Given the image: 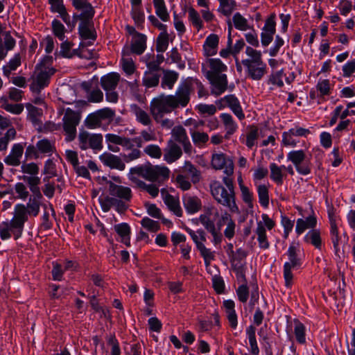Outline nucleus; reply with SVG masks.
Wrapping results in <instances>:
<instances>
[{
  "label": "nucleus",
  "mask_w": 355,
  "mask_h": 355,
  "mask_svg": "<svg viewBox=\"0 0 355 355\" xmlns=\"http://www.w3.org/2000/svg\"><path fill=\"white\" fill-rule=\"evenodd\" d=\"M223 183L212 180L209 184L210 192L213 198L232 213H239V209L236 202L234 180L232 177L224 176Z\"/></svg>",
  "instance_id": "f257e3e1"
},
{
  "label": "nucleus",
  "mask_w": 355,
  "mask_h": 355,
  "mask_svg": "<svg viewBox=\"0 0 355 355\" xmlns=\"http://www.w3.org/2000/svg\"><path fill=\"white\" fill-rule=\"evenodd\" d=\"M209 69L207 70L202 65V71L207 79L212 85L211 94L215 96L222 94L227 88V78L223 73L227 67L220 59L208 60Z\"/></svg>",
  "instance_id": "f03ea898"
},
{
  "label": "nucleus",
  "mask_w": 355,
  "mask_h": 355,
  "mask_svg": "<svg viewBox=\"0 0 355 355\" xmlns=\"http://www.w3.org/2000/svg\"><path fill=\"white\" fill-rule=\"evenodd\" d=\"M186 107L184 98L179 93L177 89L175 95L162 96L159 98H154L150 105V110L155 121L163 117L164 114H168L172 110L179 107Z\"/></svg>",
  "instance_id": "7ed1b4c3"
},
{
  "label": "nucleus",
  "mask_w": 355,
  "mask_h": 355,
  "mask_svg": "<svg viewBox=\"0 0 355 355\" xmlns=\"http://www.w3.org/2000/svg\"><path fill=\"white\" fill-rule=\"evenodd\" d=\"M245 53L249 57L241 61L248 77L254 80H261L266 73L267 66L261 58V52L247 46Z\"/></svg>",
  "instance_id": "20e7f679"
},
{
  "label": "nucleus",
  "mask_w": 355,
  "mask_h": 355,
  "mask_svg": "<svg viewBox=\"0 0 355 355\" xmlns=\"http://www.w3.org/2000/svg\"><path fill=\"white\" fill-rule=\"evenodd\" d=\"M211 209H209L205 214L200 216L199 220L204 227L211 234L213 243L217 245L220 244L223 240V234L221 233L222 227L225 225L228 221L230 220L232 216L227 211H224L216 223H215L211 218Z\"/></svg>",
  "instance_id": "39448f33"
},
{
  "label": "nucleus",
  "mask_w": 355,
  "mask_h": 355,
  "mask_svg": "<svg viewBox=\"0 0 355 355\" xmlns=\"http://www.w3.org/2000/svg\"><path fill=\"white\" fill-rule=\"evenodd\" d=\"M131 171L151 182L168 179L170 173V171L166 166H154L149 162L144 165L132 167Z\"/></svg>",
  "instance_id": "423d86ee"
},
{
  "label": "nucleus",
  "mask_w": 355,
  "mask_h": 355,
  "mask_svg": "<svg viewBox=\"0 0 355 355\" xmlns=\"http://www.w3.org/2000/svg\"><path fill=\"white\" fill-rule=\"evenodd\" d=\"M81 119L80 113L71 108H67L62 118V128L65 135V140L68 142L75 139L76 127Z\"/></svg>",
  "instance_id": "0eeeda50"
},
{
  "label": "nucleus",
  "mask_w": 355,
  "mask_h": 355,
  "mask_svg": "<svg viewBox=\"0 0 355 355\" xmlns=\"http://www.w3.org/2000/svg\"><path fill=\"white\" fill-rule=\"evenodd\" d=\"M288 261L284 265V278L285 286L288 288L293 284V270L300 268L302 263L301 259L297 255V248L294 245H291L287 251Z\"/></svg>",
  "instance_id": "6e6552de"
},
{
  "label": "nucleus",
  "mask_w": 355,
  "mask_h": 355,
  "mask_svg": "<svg viewBox=\"0 0 355 355\" xmlns=\"http://www.w3.org/2000/svg\"><path fill=\"white\" fill-rule=\"evenodd\" d=\"M178 88L181 96L184 98L185 106L189 103L190 101V94L195 89H198V95L199 98H202L208 94L202 83L197 78L191 77L182 82Z\"/></svg>",
  "instance_id": "1a4fd4ad"
},
{
  "label": "nucleus",
  "mask_w": 355,
  "mask_h": 355,
  "mask_svg": "<svg viewBox=\"0 0 355 355\" xmlns=\"http://www.w3.org/2000/svg\"><path fill=\"white\" fill-rule=\"evenodd\" d=\"M55 72V69H36L35 68L34 75L31 77L33 83L30 85V89L37 94L47 87L50 83L51 77Z\"/></svg>",
  "instance_id": "9d476101"
},
{
  "label": "nucleus",
  "mask_w": 355,
  "mask_h": 355,
  "mask_svg": "<svg viewBox=\"0 0 355 355\" xmlns=\"http://www.w3.org/2000/svg\"><path fill=\"white\" fill-rule=\"evenodd\" d=\"M287 159L294 164L298 173L303 175H307L311 173V164L309 159H306V155L304 150H292L288 153Z\"/></svg>",
  "instance_id": "9b49d317"
},
{
  "label": "nucleus",
  "mask_w": 355,
  "mask_h": 355,
  "mask_svg": "<svg viewBox=\"0 0 355 355\" xmlns=\"http://www.w3.org/2000/svg\"><path fill=\"white\" fill-rule=\"evenodd\" d=\"M78 145L82 150L92 148L100 150L103 148V136L101 134H89L86 131L78 135Z\"/></svg>",
  "instance_id": "f8f14e48"
},
{
  "label": "nucleus",
  "mask_w": 355,
  "mask_h": 355,
  "mask_svg": "<svg viewBox=\"0 0 355 355\" xmlns=\"http://www.w3.org/2000/svg\"><path fill=\"white\" fill-rule=\"evenodd\" d=\"M211 166L216 170L224 168L225 176L232 177L234 173V162L223 153L214 154L211 158Z\"/></svg>",
  "instance_id": "ddd939ff"
},
{
  "label": "nucleus",
  "mask_w": 355,
  "mask_h": 355,
  "mask_svg": "<svg viewBox=\"0 0 355 355\" xmlns=\"http://www.w3.org/2000/svg\"><path fill=\"white\" fill-rule=\"evenodd\" d=\"M216 104L220 110L225 107H229L239 120H243L245 118V114L241 107L239 101L234 95H227L218 100Z\"/></svg>",
  "instance_id": "4468645a"
},
{
  "label": "nucleus",
  "mask_w": 355,
  "mask_h": 355,
  "mask_svg": "<svg viewBox=\"0 0 355 355\" xmlns=\"http://www.w3.org/2000/svg\"><path fill=\"white\" fill-rule=\"evenodd\" d=\"M108 192L112 198L118 200H130L132 198V192L130 187L118 185L111 181H108Z\"/></svg>",
  "instance_id": "2eb2a0df"
},
{
  "label": "nucleus",
  "mask_w": 355,
  "mask_h": 355,
  "mask_svg": "<svg viewBox=\"0 0 355 355\" xmlns=\"http://www.w3.org/2000/svg\"><path fill=\"white\" fill-rule=\"evenodd\" d=\"M100 160L110 168L123 171L125 165L121 157L110 153H104L99 157Z\"/></svg>",
  "instance_id": "dca6fc26"
},
{
  "label": "nucleus",
  "mask_w": 355,
  "mask_h": 355,
  "mask_svg": "<svg viewBox=\"0 0 355 355\" xmlns=\"http://www.w3.org/2000/svg\"><path fill=\"white\" fill-rule=\"evenodd\" d=\"M182 155L181 148L172 139L168 141L164 149V159L167 163H173L178 160Z\"/></svg>",
  "instance_id": "f3484780"
},
{
  "label": "nucleus",
  "mask_w": 355,
  "mask_h": 355,
  "mask_svg": "<svg viewBox=\"0 0 355 355\" xmlns=\"http://www.w3.org/2000/svg\"><path fill=\"white\" fill-rule=\"evenodd\" d=\"M78 33L83 40H95L96 39V33L92 19H87L85 21H80L78 26Z\"/></svg>",
  "instance_id": "a211bd4d"
},
{
  "label": "nucleus",
  "mask_w": 355,
  "mask_h": 355,
  "mask_svg": "<svg viewBox=\"0 0 355 355\" xmlns=\"http://www.w3.org/2000/svg\"><path fill=\"white\" fill-rule=\"evenodd\" d=\"M24 153V146L21 144L13 145L10 153L5 157L4 162L8 166H17L20 164V159Z\"/></svg>",
  "instance_id": "6ab92c4d"
},
{
  "label": "nucleus",
  "mask_w": 355,
  "mask_h": 355,
  "mask_svg": "<svg viewBox=\"0 0 355 355\" xmlns=\"http://www.w3.org/2000/svg\"><path fill=\"white\" fill-rule=\"evenodd\" d=\"M120 80V75L116 72L109 73L101 78V85L105 91L114 90Z\"/></svg>",
  "instance_id": "aec40b11"
},
{
  "label": "nucleus",
  "mask_w": 355,
  "mask_h": 355,
  "mask_svg": "<svg viewBox=\"0 0 355 355\" xmlns=\"http://www.w3.org/2000/svg\"><path fill=\"white\" fill-rule=\"evenodd\" d=\"M160 77L161 73L159 72L148 69V71H145L144 73L142 85L144 86L146 89L155 87L159 85Z\"/></svg>",
  "instance_id": "412c9836"
},
{
  "label": "nucleus",
  "mask_w": 355,
  "mask_h": 355,
  "mask_svg": "<svg viewBox=\"0 0 355 355\" xmlns=\"http://www.w3.org/2000/svg\"><path fill=\"white\" fill-rule=\"evenodd\" d=\"M182 201L184 207L189 214H195L201 209V200L196 196L185 195Z\"/></svg>",
  "instance_id": "4be33fe9"
},
{
  "label": "nucleus",
  "mask_w": 355,
  "mask_h": 355,
  "mask_svg": "<svg viewBox=\"0 0 355 355\" xmlns=\"http://www.w3.org/2000/svg\"><path fill=\"white\" fill-rule=\"evenodd\" d=\"M146 36L142 33H136L133 36L131 43V52L137 55H141L146 48Z\"/></svg>",
  "instance_id": "5701e85b"
},
{
  "label": "nucleus",
  "mask_w": 355,
  "mask_h": 355,
  "mask_svg": "<svg viewBox=\"0 0 355 355\" xmlns=\"http://www.w3.org/2000/svg\"><path fill=\"white\" fill-rule=\"evenodd\" d=\"M105 139L107 143H112V144L120 145L126 150H131L134 146L132 139L121 137L114 134H107L105 135Z\"/></svg>",
  "instance_id": "b1692460"
},
{
  "label": "nucleus",
  "mask_w": 355,
  "mask_h": 355,
  "mask_svg": "<svg viewBox=\"0 0 355 355\" xmlns=\"http://www.w3.org/2000/svg\"><path fill=\"white\" fill-rule=\"evenodd\" d=\"M329 219H330V225H331V230H330V234H331V239L334 245V248L335 250L336 255L340 257V248H339V243L340 237L339 236L338 230L337 225L336 224L335 220L333 218V214L330 212L329 213Z\"/></svg>",
  "instance_id": "393cba45"
},
{
  "label": "nucleus",
  "mask_w": 355,
  "mask_h": 355,
  "mask_svg": "<svg viewBox=\"0 0 355 355\" xmlns=\"http://www.w3.org/2000/svg\"><path fill=\"white\" fill-rule=\"evenodd\" d=\"M42 198V194H33L29 198L28 202L26 207L29 215L37 216L40 212V208L41 205V199Z\"/></svg>",
  "instance_id": "a878e982"
},
{
  "label": "nucleus",
  "mask_w": 355,
  "mask_h": 355,
  "mask_svg": "<svg viewBox=\"0 0 355 355\" xmlns=\"http://www.w3.org/2000/svg\"><path fill=\"white\" fill-rule=\"evenodd\" d=\"M218 41L219 37L215 34H211L206 38L203 46L206 55L211 56L216 53Z\"/></svg>",
  "instance_id": "bb28decb"
},
{
  "label": "nucleus",
  "mask_w": 355,
  "mask_h": 355,
  "mask_svg": "<svg viewBox=\"0 0 355 355\" xmlns=\"http://www.w3.org/2000/svg\"><path fill=\"white\" fill-rule=\"evenodd\" d=\"M164 202L168 209L178 217L182 216V209L178 199L169 193H166L164 198Z\"/></svg>",
  "instance_id": "cd10ccee"
},
{
  "label": "nucleus",
  "mask_w": 355,
  "mask_h": 355,
  "mask_svg": "<svg viewBox=\"0 0 355 355\" xmlns=\"http://www.w3.org/2000/svg\"><path fill=\"white\" fill-rule=\"evenodd\" d=\"M220 117L224 124L225 129L226 130L225 137L227 139L230 135H233L236 132L237 129V125L230 114H221Z\"/></svg>",
  "instance_id": "c85d7f7f"
},
{
  "label": "nucleus",
  "mask_w": 355,
  "mask_h": 355,
  "mask_svg": "<svg viewBox=\"0 0 355 355\" xmlns=\"http://www.w3.org/2000/svg\"><path fill=\"white\" fill-rule=\"evenodd\" d=\"M219 6L218 12L225 17H229L233 11L236 9V2L235 0H218Z\"/></svg>",
  "instance_id": "c756f323"
},
{
  "label": "nucleus",
  "mask_w": 355,
  "mask_h": 355,
  "mask_svg": "<svg viewBox=\"0 0 355 355\" xmlns=\"http://www.w3.org/2000/svg\"><path fill=\"white\" fill-rule=\"evenodd\" d=\"M162 71L164 72V76L162 79L161 87L164 89L167 87L171 89L178 80V73L173 71L163 70Z\"/></svg>",
  "instance_id": "7c9ffc66"
},
{
  "label": "nucleus",
  "mask_w": 355,
  "mask_h": 355,
  "mask_svg": "<svg viewBox=\"0 0 355 355\" xmlns=\"http://www.w3.org/2000/svg\"><path fill=\"white\" fill-rule=\"evenodd\" d=\"M155 14L163 21H168L170 19L164 0H153Z\"/></svg>",
  "instance_id": "2f4dec72"
},
{
  "label": "nucleus",
  "mask_w": 355,
  "mask_h": 355,
  "mask_svg": "<svg viewBox=\"0 0 355 355\" xmlns=\"http://www.w3.org/2000/svg\"><path fill=\"white\" fill-rule=\"evenodd\" d=\"M255 232L257 235L259 246L262 249H268L270 245L268 241L266 228L261 221L257 223V227Z\"/></svg>",
  "instance_id": "473e14b6"
},
{
  "label": "nucleus",
  "mask_w": 355,
  "mask_h": 355,
  "mask_svg": "<svg viewBox=\"0 0 355 355\" xmlns=\"http://www.w3.org/2000/svg\"><path fill=\"white\" fill-rule=\"evenodd\" d=\"M114 230L116 233L121 237V241L126 245L130 246V226L125 223H123L121 224L116 225L114 226Z\"/></svg>",
  "instance_id": "72a5a7b5"
},
{
  "label": "nucleus",
  "mask_w": 355,
  "mask_h": 355,
  "mask_svg": "<svg viewBox=\"0 0 355 355\" xmlns=\"http://www.w3.org/2000/svg\"><path fill=\"white\" fill-rule=\"evenodd\" d=\"M190 134L193 144L200 148L204 146L209 139L208 134L204 132L191 130Z\"/></svg>",
  "instance_id": "f704fd0d"
},
{
  "label": "nucleus",
  "mask_w": 355,
  "mask_h": 355,
  "mask_svg": "<svg viewBox=\"0 0 355 355\" xmlns=\"http://www.w3.org/2000/svg\"><path fill=\"white\" fill-rule=\"evenodd\" d=\"M304 240L306 242L312 244L317 249H321L322 248V239L318 230L315 229L309 231L304 236Z\"/></svg>",
  "instance_id": "c9c22d12"
},
{
  "label": "nucleus",
  "mask_w": 355,
  "mask_h": 355,
  "mask_svg": "<svg viewBox=\"0 0 355 355\" xmlns=\"http://www.w3.org/2000/svg\"><path fill=\"white\" fill-rule=\"evenodd\" d=\"M21 178L28 184L30 190L33 193V194H42L40 192V189L38 187L39 184H40V178L37 175H24Z\"/></svg>",
  "instance_id": "e433bc0d"
},
{
  "label": "nucleus",
  "mask_w": 355,
  "mask_h": 355,
  "mask_svg": "<svg viewBox=\"0 0 355 355\" xmlns=\"http://www.w3.org/2000/svg\"><path fill=\"white\" fill-rule=\"evenodd\" d=\"M171 135L173 141L181 144L187 141L189 137L187 134L186 130L182 125H176L171 130Z\"/></svg>",
  "instance_id": "4c0bfd02"
},
{
  "label": "nucleus",
  "mask_w": 355,
  "mask_h": 355,
  "mask_svg": "<svg viewBox=\"0 0 355 355\" xmlns=\"http://www.w3.org/2000/svg\"><path fill=\"white\" fill-rule=\"evenodd\" d=\"M270 178L277 184L282 185L283 184L284 173L282 171V167H279L275 163L270 164Z\"/></svg>",
  "instance_id": "58836bf2"
},
{
  "label": "nucleus",
  "mask_w": 355,
  "mask_h": 355,
  "mask_svg": "<svg viewBox=\"0 0 355 355\" xmlns=\"http://www.w3.org/2000/svg\"><path fill=\"white\" fill-rule=\"evenodd\" d=\"M8 225L12 232L15 239H17L21 235L25 222L13 218L10 221H7Z\"/></svg>",
  "instance_id": "ea45409f"
},
{
  "label": "nucleus",
  "mask_w": 355,
  "mask_h": 355,
  "mask_svg": "<svg viewBox=\"0 0 355 355\" xmlns=\"http://www.w3.org/2000/svg\"><path fill=\"white\" fill-rule=\"evenodd\" d=\"M257 193L259 200L261 205L267 208L269 205L268 188L265 184H259L257 186Z\"/></svg>",
  "instance_id": "a19ab883"
},
{
  "label": "nucleus",
  "mask_w": 355,
  "mask_h": 355,
  "mask_svg": "<svg viewBox=\"0 0 355 355\" xmlns=\"http://www.w3.org/2000/svg\"><path fill=\"white\" fill-rule=\"evenodd\" d=\"M71 3L77 10L88 12L92 15L95 14V10L88 0H71Z\"/></svg>",
  "instance_id": "79ce46f5"
},
{
  "label": "nucleus",
  "mask_w": 355,
  "mask_h": 355,
  "mask_svg": "<svg viewBox=\"0 0 355 355\" xmlns=\"http://www.w3.org/2000/svg\"><path fill=\"white\" fill-rule=\"evenodd\" d=\"M232 21L234 27L239 31H245L250 28L248 20L239 12H236L234 15Z\"/></svg>",
  "instance_id": "37998d69"
},
{
  "label": "nucleus",
  "mask_w": 355,
  "mask_h": 355,
  "mask_svg": "<svg viewBox=\"0 0 355 355\" xmlns=\"http://www.w3.org/2000/svg\"><path fill=\"white\" fill-rule=\"evenodd\" d=\"M183 171L191 175V180L193 183L200 181V172L190 162H185L183 166Z\"/></svg>",
  "instance_id": "c03bdc74"
},
{
  "label": "nucleus",
  "mask_w": 355,
  "mask_h": 355,
  "mask_svg": "<svg viewBox=\"0 0 355 355\" xmlns=\"http://www.w3.org/2000/svg\"><path fill=\"white\" fill-rule=\"evenodd\" d=\"M168 46V34L167 32H161L157 38L156 50L157 52H164Z\"/></svg>",
  "instance_id": "a18cd8bd"
},
{
  "label": "nucleus",
  "mask_w": 355,
  "mask_h": 355,
  "mask_svg": "<svg viewBox=\"0 0 355 355\" xmlns=\"http://www.w3.org/2000/svg\"><path fill=\"white\" fill-rule=\"evenodd\" d=\"M135 114L137 120L144 125H149L152 123V120L149 114L137 105L135 106Z\"/></svg>",
  "instance_id": "49530a36"
},
{
  "label": "nucleus",
  "mask_w": 355,
  "mask_h": 355,
  "mask_svg": "<svg viewBox=\"0 0 355 355\" xmlns=\"http://www.w3.org/2000/svg\"><path fill=\"white\" fill-rule=\"evenodd\" d=\"M197 249L199 250L200 255L203 257L206 266H209L211 261L214 259V252L207 248L204 243L198 245Z\"/></svg>",
  "instance_id": "de8ad7c7"
},
{
  "label": "nucleus",
  "mask_w": 355,
  "mask_h": 355,
  "mask_svg": "<svg viewBox=\"0 0 355 355\" xmlns=\"http://www.w3.org/2000/svg\"><path fill=\"white\" fill-rule=\"evenodd\" d=\"M186 230L196 243V248H198V245L202 244L203 242L206 241V233L203 230L200 229L196 232H194L192 230L187 228Z\"/></svg>",
  "instance_id": "09e8293b"
},
{
  "label": "nucleus",
  "mask_w": 355,
  "mask_h": 355,
  "mask_svg": "<svg viewBox=\"0 0 355 355\" xmlns=\"http://www.w3.org/2000/svg\"><path fill=\"white\" fill-rule=\"evenodd\" d=\"M186 230L196 243V248H198V245L202 244L203 242L206 241V233L203 230L200 229L196 232H194L192 230L187 228Z\"/></svg>",
  "instance_id": "8fccbe9b"
},
{
  "label": "nucleus",
  "mask_w": 355,
  "mask_h": 355,
  "mask_svg": "<svg viewBox=\"0 0 355 355\" xmlns=\"http://www.w3.org/2000/svg\"><path fill=\"white\" fill-rule=\"evenodd\" d=\"M186 230L196 243V248H198V245L202 244L203 242L206 241V233L203 230L200 229L196 232H194L192 230L187 228Z\"/></svg>",
  "instance_id": "3c124183"
},
{
  "label": "nucleus",
  "mask_w": 355,
  "mask_h": 355,
  "mask_svg": "<svg viewBox=\"0 0 355 355\" xmlns=\"http://www.w3.org/2000/svg\"><path fill=\"white\" fill-rule=\"evenodd\" d=\"M97 115L99 117L100 121L102 123L103 121H107L109 123L112 122L115 116V111L112 110L110 107H105L101 110H97Z\"/></svg>",
  "instance_id": "603ef678"
},
{
  "label": "nucleus",
  "mask_w": 355,
  "mask_h": 355,
  "mask_svg": "<svg viewBox=\"0 0 355 355\" xmlns=\"http://www.w3.org/2000/svg\"><path fill=\"white\" fill-rule=\"evenodd\" d=\"M164 60V58L162 54H157L156 58H154L153 60H148L146 61V67L148 69H151L160 73L161 71L164 70L160 67V64L163 62Z\"/></svg>",
  "instance_id": "864d4df0"
},
{
  "label": "nucleus",
  "mask_w": 355,
  "mask_h": 355,
  "mask_svg": "<svg viewBox=\"0 0 355 355\" xmlns=\"http://www.w3.org/2000/svg\"><path fill=\"white\" fill-rule=\"evenodd\" d=\"M36 147L41 153L51 154L54 150L53 145L46 139L38 141Z\"/></svg>",
  "instance_id": "5fc2aeb1"
},
{
  "label": "nucleus",
  "mask_w": 355,
  "mask_h": 355,
  "mask_svg": "<svg viewBox=\"0 0 355 355\" xmlns=\"http://www.w3.org/2000/svg\"><path fill=\"white\" fill-rule=\"evenodd\" d=\"M295 335L296 340L299 343L303 344L306 342L305 327L298 320L295 321Z\"/></svg>",
  "instance_id": "6e6d98bb"
},
{
  "label": "nucleus",
  "mask_w": 355,
  "mask_h": 355,
  "mask_svg": "<svg viewBox=\"0 0 355 355\" xmlns=\"http://www.w3.org/2000/svg\"><path fill=\"white\" fill-rule=\"evenodd\" d=\"M85 125L90 129H94L101 126L102 123L100 121L99 117L96 112L92 113L87 116L85 121Z\"/></svg>",
  "instance_id": "4d7b16f0"
},
{
  "label": "nucleus",
  "mask_w": 355,
  "mask_h": 355,
  "mask_svg": "<svg viewBox=\"0 0 355 355\" xmlns=\"http://www.w3.org/2000/svg\"><path fill=\"white\" fill-rule=\"evenodd\" d=\"M52 29L54 35L60 40H64L65 28L64 25L58 19L52 21Z\"/></svg>",
  "instance_id": "13d9d810"
},
{
  "label": "nucleus",
  "mask_w": 355,
  "mask_h": 355,
  "mask_svg": "<svg viewBox=\"0 0 355 355\" xmlns=\"http://www.w3.org/2000/svg\"><path fill=\"white\" fill-rule=\"evenodd\" d=\"M109 201L119 213L125 212L128 209V202H130V200H118L115 198H112Z\"/></svg>",
  "instance_id": "bf43d9fd"
},
{
  "label": "nucleus",
  "mask_w": 355,
  "mask_h": 355,
  "mask_svg": "<svg viewBox=\"0 0 355 355\" xmlns=\"http://www.w3.org/2000/svg\"><path fill=\"white\" fill-rule=\"evenodd\" d=\"M28 211L26 210V207L24 205L17 204L15 206L13 218L26 222L28 220Z\"/></svg>",
  "instance_id": "052dcab7"
},
{
  "label": "nucleus",
  "mask_w": 355,
  "mask_h": 355,
  "mask_svg": "<svg viewBox=\"0 0 355 355\" xmlns=\"http://www.w3.org/2000/svg\"><path fill=\"white\" fill-rule=\"evenodd\" d=\"M39 171V166L34 162L23 163L21 166V171L30 175V176L37 175Z\"/></svg>",
  "instance_id": "680f3d73"
},
{
  "label": "nucleus",
  "mask_w": 355,
  "mask_h": 355,
  "mask_svg": "<svg viewBox=\"0 0 355 355\" xmlns=\"http://www.w3.org/2000/svg\"><path fill=\"white\" fill-rule=\"evenodd\" d=\"M232 266L237 279L242 283H247L244 266L241 262L232 263Z\"/></svg>",
  "instance_id": "e2e57ef3"
},
{
  "label": "nucleus",
  "mask_w": 355,
  "mask_h": 355,
  "mask_svg": "<svg viewBox=\"0 0 355 355\" xmlns=\"http://www.w3.org/2000/svg\"><path fill=\"white\" fill-rule=\"evenodd\" d=\"M131 16L137 26L142 25L144 22L145 16L141 7L132 8Z\"/></svg>",
  "instance_id": "0e129e2a"
},
{
  "label": "nucleus",
  "mask_w": 355,
  "mask_h": 355,
  "mask_svg": "<svg viewBox=\"0 0 355 355\" xmlns=\"http://www.w3.org/2000/svg\"><path fill=\"white\" fill-rule=\"evenodd\" d=\"M259 137V130L257 127H251L246 136L245 144L249 148H252L255 144V141Z\"/></svg>",
  "instance_id": "69168bd1"
},
{
  "label": "nucleus",
  "mask_w": 355,
  "mask_h": 355,
  "mask_svg": "<svg viewBox=\"0 0 355 355\" xmlns=\"http://www.w3.org/2000/svg\"><path fill=\"white\" fill-rule=\"evenodd\" d=\"M189 17L192 24L196 26L198 30L202 28V21L200 17L198 12L193 8H189L188 10Z\"/></svg>",
  "instance_id": "338daca9"
},
{
  "label": "nucleus",
  "mask_w": 355,
  "mask_h": 355,
  "mask_svg": "<svg viewBox=\"0 0 355 355\" xmlns=\"http://www.w3.org/2000/svg\"><path fill=\"white\" fill-rule=\"evenodd\" d=\"M144 152L152 158L159 159L162 157V150L155 144H150L145 147Z\"/></svg>",
  "instance_id": "774afa93"
}]
</instances>
